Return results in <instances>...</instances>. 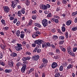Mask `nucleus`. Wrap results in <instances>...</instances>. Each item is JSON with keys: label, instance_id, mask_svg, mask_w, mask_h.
<instances>
[{"label": "nucleus", "instance_id": "c85d7f7f", "mask_svg": "<svg viewBox=\"0 0 77 77\" xmlns=\"http://www.w3.org/2000/svg\"><path fill=\"white\" fill-rule=\"evenodd\" d=\"M62 32H65V31H66V28H65V27L64 26H62Z\"/></svg>", "mask_w": 77, "mask_h": 77}, {"label": "nucleus", "instance_id": "6e6552de", "mask_svg": "<svg viewBox=\"0 0 77 77\" xmlns=\"http://www.w3.org/2000/svg\"><path fill=\"white\" fill-rule=\"evenodd\" d=\"M41 9H43V10H47V7L46 5L43 4H42L40 7Z\"/></svg>", "mask_w": 77, "mask_h": 77}, {"label": "nucleus", "instance_id": "bf43d9fd", "mask_svg": "<svg viewBox=\"0 0 77 77\" xmlns=\"http://www.w3.org/2000/svg\"><path fill=\"white\" fill-rule=\"evenodd\" d=\"M41 49H38L37 50V52L38 53H40V52H41Z\"/></svg>", "mask_w": 77, "mask_h": 77}, {"label": "nucleus", "instance_id": "cd10ccee", "mask_svg": "<svg viewBox=\"0 0 77 77\" xmlns=\"http://www.w3.org/2000/svg\"><path fill=\"white\" fill-rule=\"evenodd\" d=\"M0 47L2 49V50L5 49V46L4 45H3V44H0Z\"/></svg>", "mask_w": 77, "mask_h": 77}, {"label": "nucleus", "instance_id": "e433bc0d", "mask_svg": "<svg viewBox=\"0 0 77 77\" xmlns=\"http://www.w3.org/2000/svg\"><path fill=\"white\" fill-rule=\"evenodd\" d=\"M22 65V68L26 69V67L27 66V65H26V64H23Z\"/></svg>", "mask_w": 77, "mask_h": 77}, {"label": "nucleus", "instance_id": "c03bdc74", "mask_svg": "<svg viewBox=\"0 0 77 77\" xmlns=\"http://www.w3.org/2000/svg\"><path fill=\"white\" fill-rule=\"evenodd\" d=\"M0 64L1 65H2V66H5V63H4V62H3V61H2V62H0Z\"/></svg>", "mask_w": 77, "mask_h": 77}, {"label": "nucleus", "instance_id": "bb28decb", "mask_svg": "<svg viewBox=\"0 0 77 77\" xmlns=\"http://www.w3.org/2000/svg\"><path fill=\"white\" fill-rule=\"evenodd\" d=\"M26 69L25 68H24L23 67H22V68L21 69V72L23 73L25 72V71H26Z\"/></svg>", "mask_w": 77, "mask_h": 77}, {"label": "nucleus", "instance_id": "5fc2aeb1", "mask_svg": "<svg viewBox=\"0 0 77 77\" xmlns=\"http://www.w3.org/2000/svg\"><path fill=\"white\" fill-rule=\"evenodd\" d=\"M21 11V13L23 14H25V11L23 9H22Z\"/></svg>", "mask_w": 77, "mask_h": 77}, {"label": "nucleus", "instance_id": "72a5a7b5", "mask_svg": "<svg viewBox=\"0 0 77 77\" xmlns=\"http://www.w3.org/2000/svg\"><path fill=\"white\" fill-rule=\"evenodd\" d=\"M25 35L24 34H20V37L21 38H24V36H25Z\"/></svg>", "mask_w": 77, "mask_h": 77}, {"label": "nucleus", "instance_id": "a878e982", "mask_svg": "<svg viewBox=\"0 0 77 77\" xmlns=\"http://www.w3.org/2000/svg\"><path fill=\"white\" fill-rule=\"evenodd\" d=\"M60 73L57 72L56 73L55 75V77H60Z\"/></svg>", "mask_w": 77, "mask_h": 77}, {"label": "nucleus", "instance_id": "6e6d98bb", "mask_svg": "<svg viewBox=\"0 0 77 77\" xmlns=\"http://www.w3.org/2000/svg\"><path fill=\"white\" fill-rule=\"evenodd\" d=\"M49 54L50 56H54V54L53 52H50L49 53Z\"/></svg>", "mask_w": 77, "mask_h": 77}, {"label": "nucleus", "instance_id": "a18cd8bd", "mask_svg": "<svg viewBox=\"0 0 77 77\" xmlns=\"http://www.w3.org/2000/svg\"><path fill=\"white\" fill-rule=\"evenodd\" d=\"M1 22L2 24H5V22L4 19H2L1 20Z\"/></svg>", "mask_w": 77, "mask_h": 77}, {"label": "nucleus", "instance_id": "09e8293b", "mask_svg": "<svg viewBox=\"0 0 77 77\" xmlns=\"http://www.w3.org/2000/svg\"><path fill=\"white\" fill-rule=\"evenodd\" d=\"M54 18H57V19H60V17L54 15Z\"/></svg>", "mask_w": 77, "mask_h": 77}, {"label": "nucleus", "instance_id": "f03ea898", "mask_svg": "<svg viewBox=\"0 0 77 77\" xmlns=\"http://www.w3.org/2000/svg\"><path fill=\"white\" fill-rule=\"evenodd\" d=\"M22 45L17 43V45L15 46V48L17 51H21L23 49L22 48Z\"/></svg>", "mask_w": 77, "mask_h": 77}, {"label": "nucleus", "instance_id": "052dcab7", "mask_svg": "<svg viewBox=\"0 0 77 77\" xmlns=\"http://www.w3.org/2000/svg\"><path fill=\"white\" fill-rule=\"evenodd\" d=\"M32 20H30V21L29 22V25H31L32 24Z\"/></svg>", "mask_w": 77, "mask_h": 77}, {"label": "nucleus", "instance_id": "a19ab883", "mask_svg": "<svg viewBox=\"0 0 77 77\" xmlns=\"http://www.w3.org/2000/svg\"><path fill=\"white\" fill-rule=\"evenodd\" d=\"M68 36V32H66L65 33V37L66 38H68L69 37Z\"/></svg>", "mask_w": 77, "mask_h": 77}, {"label": "nucleus", "instance_id": "603ef678", "mask_svg": "<svg viewBox=\"0 0 77 77\" xmlns=\"http://www.w3.org/2000/svg\"><path fill=\"white\" fill-rule=\"evenodd\" d=\"M51 47H52V48H53V49H54V48H56V46L53 44L51 45Z\"/></svg>", "mask_w": 77, "mask_h": 77}, {"label": "nucleus", "instance_id": "9b49d317", "mask_svg": "<svg viewBox=\"0 0 77 77\" xmlns=\"http://www.w3.org/2000/svg\"><path fill=\"white\" fill-rule=\"evenodd\" d=\"M47 65V64H45V63H42L41 64V65L39 67V69H42L44 67H45Z\"/></svg>", "mask_w": 77, "mask_h": 77}, {"label": "nucleus", "instance_id": "f704fd0d", "mask_svg": "<svg viewBox=\"0 0 77 77\" xmlns=\"http://www.w3.org/2000/svg\"><path fill=\"white\" fill-rule=\"evenodd\" d=\"M37 17L36 15H34L32 16V18L33 20H36V18Z\"/></svg>", "mask_w": 77, "mask_h": 77}, {"label": "nucleus", "instance_id": "1a4fd4ad", "mask_svg": "<svg viewBox=\"0 0 77 77\" xmlns=\"http://www.w3.org/2000/svg\"><path fill=\"white\" fill-rule=\"evenodd\" d=\"M58 66L57 63L56 62H53L51 65V67L52 68H55Z\"/></svg>", "mask_w": 77, "mask_h": 77}, {"label": "nucleus", "instance_id": "13d9d810", "mask_svg": "<svg viewBox=\"0 0 77 77\" xmlns=\"http://www.w3.org/2000/svg\"><path fill=\"white\" fill-rule=\"evenodd\" d=\"M36 44L35 43H33L32 44V46L33 47H36Z\"/></svg>", "mask_w": 77, "mask_h": 77}, {"label": "nucleus", "instance_id": "37998d69", "mask_svg": "<svg viewBox=\"0 0 77 77\" xmlns=\"http://www.w3.org/2000/svg\"><path fill=\"white\" fill-rule=\"evenodd\" d=\"M3 54L2 53H0V59H2L3 58Z\"/></svg>", "mask_w": 77, "mask_h": 77}, {"label": "nucleus", "instance_id": "de8ad7c7", "mask_svg": "<svg viewBox=\"0 0 77 77\" xmlns=\"http://www.w3.org/2000/svg\"><path fill=\"white\" fill-rule=\"evenodd\" d=\"M60 71H63V66H61L60 67Z\"/></svg>", "mask_w": 77, "mask_h": 77}, {"label": "nucleus", "instance_id": "aec40b11", "mask_svg": "<svg viewBox=\"0 0 77 77\" xmlns=\"http://www.w3.org/2000/svg\"><path fill=\"white\" fill-rule=\"evenodd\" d=\"M25 3L28 6L30 5V2L29 0H25Z\"/></svg>", "mask_w": 77, "mask_h": 77}, {"label": "nucleus", "instance_id": "7c9ffc66", "mask_svg": "<svg viewBox=\"0 0 77 77\" xmlns=\"http://www.w3.org/2000/svg\"><path fill=\"white\" fill-rule=\"evenodd\" d=\"M37 13V11L36 10H32V14H35Z\"/></svg>", "mask_w": 77, "mask_h": 77}, {"label": "nucleus", "instance_id": "58836bf2", "mask_svg": "<svg viewBox=\"0 0 77 77\" xmlns=\"http://www.w3.org/2000/svg\"><path fill=\"white\" fill-rule=\"evenodd\" d=\"M72 30H73V31H76L77 30V27H75L72 28Z\"/></svg>", "mask_w": 77, "mask_h": 77}, {"label": "nucleus", "instance_id": "0eeeda50", "mask_svg": "<svg viewBox=\"0 0 77 77\" xmlns=\"http://www.w3.org/2000/svg\"><path fill=\"white\" fill-rule=\"evenodd\" d=\"M34 42L35 44H41L43 43V41L41 40H38L35 41Z\"/></svg>", "mask_w": 77, "mask_h": 77}, {"label": "nucleus", "instance_id": "774afa93", "mask_svg": "<svg viewBox=\"0 0 77 77\" xmlns=\"http://www.w3.org/2000/svg\"><path fill=\"white\" fill-rule=\"evenodd\" d=\"M35 77H39L38 73L36 72L35 73Z\"/></svg>", "mask_w": 77, "mask_h": 77}, {"label": "nucleus", "instance_id": "5701e85b", "mask_svg": "<svg viewBox=\"0 0 77 77\" xmlns=\"http://www.w3.org/2000/svg\"><path fill=\"white\" fill-rule=\"evenodd\" d=\"M32 37L33 38H35L36 36H38V35H37V34L36 33H35L33 34L32 35Z\"/></svg>", "mask_w": 77, "mask_h": 77}, {"label": "nucleus", "instance_id": "69168bd1", "mask_svg": "<svg viewBox=\"0 0 77 77\" xmlns=\"http://www.w3.org/2000/svg\"><path fill=\"white\" fill-rule=\"evenodd\" d=\"M9 29V27H5L4 28V29L5 30H8V29Z\"/></svg>", "mask_w": 77, "mask_h": 77}, {"label": "nucleus", "instance_id": "49530a36", "mask_svg": "<svg viewBox=\"0 0 77 77\" xmlns=\"http://www.w3.org/2000/svg\"><path fill=\"white\" fill-rule=\"evenodd\" d=\"M17 20H18V19H17V18H15V19L14 20V21H13V23H14V24L16 23H17Z\"/></svg>", "mask_w": 77, "mask_h": 77}, {"label": "nucleus", "instance_id": "9d476101", "mask_svg": "<svg viewBox=\"0 0 77 77\" xmlns=\"http://www.w3.org/2000/svg\"><path fill=\"white\" fill-rule=\"evenodd\" d=\"M67 50L68 54H71V53L72 52L71 51V48L70 47H67Z\"/></svg>", "mask_w": 77, "mask_h": 77}, {"label": "nucleus", "instance_id": "ea45409f", "mask_svg": "<svg viewBox=\"0 0 77 77\" xmlns=\"http://www.w3.org/2000/svg\"><path fill=\"white\" fill-rule=\"evenodd\" d=\"M46 8L47 9H49L50 8V5L48 4H47L46 5Z\"/></svg>", "mask_w": 77, "mask_h": 77}, {"label": "nucleus", "instance_id": "ddd939ff", "mask_svg": "<svg viewBox=\"0 0 77 77\" xmlns=\"http://www.w3.org/2000/svg\"><path fill=\"white\" fill-rule=\"evenodd\" d=\"M51 20H52L53 21L55 22V23H59V20L57 19H55L54 18H52Z\"/></svg>", "mask_w": 77, "mask_h": 77}, {"label": "nucleus", "instance_id": "a211bd4d", "mask_svg": "<svg viewBox=\"0 0 77 77\" xmlns=\"http://www.w3.org/2000/svg\"><path fill=\"white\" fill-rule=\"evenodd\" d=\"M34 26H35L38 27H41V25L40 24H39L38 23H34Z\"/></svg>", "mask_w": 77, "mask_h": 77}, {"label": "nucleus", "instance_id": "0e129e2a", "mask_svg": "<svg viewBox=\"0 0 77 77\" xmlns=\"http://www.w3.org/2000/svg\"><path fill=\"white\" fill-rule=\"evenodd\" d=\"M51 32L53 33H55L56 32V30L54 29H52L51 30Z\"/></svg>", "mask_w": 77, "mask_h": 77}, {"label": "nucleus", "instance_id": "c756f323", "mask_svg": "<svg viewBox=\"0 0 77 77\" xmlns=\"http://www.w3.org/2000/svg\"><path fill=\"white\" fill-rule=\"evenodd\" d=\"M52 14L51 13H49L47 16L48 18H51L52 17Z\"/></svg>", "mask_w": 77, "mask_h": 77}, {"label": "nucleus", "instance_id": "f8f14e48", "mask_svg": "<svg viewBox=\"0 0 77 77\" xmlns=\"http://www.w3.org/2000/svg\"><path fill=\"white\" fill-rule=\"evenodd\" d=\"M11 56L12 57H17V54L15 52H13L11 54Z\"/></svg>", "mask_w": 77, "mask_h": 77}, {"label": "nucleus", "instance_id": "4be33fe9", "mask_svg": "<svg viewBox=\"0 0 77 77\" xmlns=\"http://www.w3.org/2000/svg\"><path fill=\"white\" fill-rule=\"evenodd\" d=\"M22 15V13L21 11H20L17 12V16L18 17H21Z\"/></svg>", "mask_w": 77, "mask_h": 77}, {"label": "nucleus", "instance_id": "2f4dec72", "mask_svg": "<svg viewBox=\"0 0 77 77\" xmlns=\"http://www.w3.org/2000/svg\"><path fill=\"white\" fill-rule=\"evenodd\" d=\"M72 68V66L71 64H70L67 67V69H70V68Z\"/></svg>", "mask_w": 77, "mask_h": 77}, {"label": "nucleus", "instance_id": "7ed1b4c3", "mask_svg": "<svg viewBox=\"0 0 77 77\" xmlns=\"http://www.w3.org/2000/svg\"><path fill=\"white\" fill-rule=\"evenodd\" d=\"M42 48H47V47H51V45L50 43L48 42H45L43 43H42Z\"/></svg>", "mask_w": 77, "mask_h": 77}, {"label": "nucleus", "instance_id": "39448f33", "mask_svg": "<svg viewBox=\"0 0 77 77\" xmlns=\"http://www.w3.org/2000/svg\"><path fill=\"white\" fill-rule=\"evenodd\" d=\"M32 59L34 61H37L39 59V56L38 55H35L32 57Z\"/></svg>", "mask_w": 77, "mask_h": 77}, {"label": "nucleus", "instance_id": "3c124183", "mask_svg": "<svg viewBox=\"0 0 77 77\" xmlns=\"http://www.w3.org/2000/svg\"><path fill=\"white\" fill-rule=\"evenodd\" d=\"M54 58L55 59H57L59 58V57L57 55H54Z\"/></svg>", "mask_w": 77, "mask_h": 77}, {"label": "nucleus", "instance_id": "2eb2a0df", "mask_svg": "<svg viewBox=\"0 0 77 77\" xmlns=\"http://www.w3.org/2000/svg\"><path fill=\"white\" fill-rule=\"evenodd\" d=\"M5 73H10L12 72V69H6L5 70Z\"/></svg>", "mask_w": 77, "mask_h": 77}, {"label": "nucleus", "instance_id": "4c0bfd02", "mask_svg": "<svg viewBox=\"0 0 77 77\" xmlns=\"http://www.w3.org/2000/svg\"><path fill=\"white\" fill-rule=\"evenodd\" d=\"M62 3L63 4H64V5H65V4H66V3H67L66 0H63Z\"/></svg>", "mask_w": 77, "mask_h": 77}, {"label": "nucleus", "instance_id": "f257e3e1", "mask_svg": "<svg viewBox=\"0 0 77 77\" xmlns=\"http://www.w3.org/2000/svg\"><path fill=\"white\" fill-rule=\"evenodd\" d=\"M30 59H31V57H23L22 59V61H24L23 62V64H25V65H27V62L26 61V60H30Z\"/></svg>", "mask_w": 77, "mask_h": 77}, {"label": "nucleus", "instance_id": "393cba45", "mask_svg": "<svg viewBox=\"0 0 77 77\" xmlns=\"http://www.w3.org/2000/svg\"><path fill=\"white\" fill-rule=\"evenodd\" d=\"M20 31L19 30H17L16 32V35L17 37L20 36Z\"/></svg>", "mask_w": 77, "mask_h": 77}, {"label": "nucleus", "instance_id": "338daca9", "mask_svg": "<svg viewBox=\"0 0 77 77\" xmlns=\"http://www.w3.org/2000/svg\"><path fill=\"white\" fill-rule=\"evenodd\" d=\"M20 21H18L16 23V25L18 26L20 25Z\"/></svg>", "mask_w": 77, "mask_h": 77}, {"label": "nucleus", "instance_id": "c9c22d12", "mask_svg": "<svg viewBox=\"0 0 77 77\" xmlns=\"http://www.w3.org/2000/svg\"><path fill=\"white\" fill-rule=\"evenodd\" d=\"M64 36H60L59 37V39H61V40L64 39Z\"/></svg>", "mask_w": 77, "mask_h": 77}, {"label": "nucleus", "instance_id": "8fccbe9b", "mask_svg": "<svg viewBox=\"0 0 77 77\" xmlns=\"http://www.w3.org/2000/svg\"><path fill=\"white\" fill-rule=\"evenodd\" d=\"M26 54L27 55H31V53L27 51L26 53Z\"/></svg>", "mask_w": 77, "mask_h": 77}, {"label": "nucleus", "instance_id": "473e14b6", "mask_svg": "<svg viewBox=\"0 0 77 77\" xmlns=\"http://www.w3.org/2000/svg\"><path fill=\"white\" fill-rule=\"evenodd\" d=\"M63 43H64V41L61 40L59 44V45H62V44H63Z\"/></svg>", "mask_w": 77, "mask_h": 77}, {"label": "nucleus", "instance_id": "864d4df0", "mask_svg": "<svg viewBox=\"0 0 77 77\" xmlns=\"http://www.w3.org/2000/svg\"><path fill=\"white\" fill-rule=\"evenodd\" d=\"M27 44V43L26 42H25V41H23V42H22V45H26V44Z\"/></svg>", "mask_w": 77, "mask_h": 77}, {"label": "nucleus", "instance_id": "79ce46f5", "mask_svg": "<svg viewBox=\"0 0 77 77\" xmlns=\"http://www.w3.org/2000/svg\"><path fill=\"white\" fill-rule=\"evenodd\" d=\"M56 51L57 53H60V51L58 48H57L56 49Z\"/></svg>", "mask_w": 77, "mask_h": 77}, {"label": "nucleus", "instance_id": "680f3d73", "mask_svg": "<svg viewBox=\"0 0 77 77\" xmlns=\"http://www.w3.org/2000/svg\"><path fill=\"white\" fill-rule=\"evenodd\" d=\"M70 55H72V56H73L74 57L75 56V54L74 53H72V52H71V54H70Z\"/></svg>", "mask_w": 77, "mask_h": 77}, {"label": "nucleus", "instance_id": "e2e57ef3", "mask_svg": "<svg viewBox=\"0 0 77 77\" xmlns=\"http://www.w3.org/2000/svg\"><path fill=\"white\" fill-rule=\"evenodd\" d=\"M73 52H75L77 50V48H73Z\"/></svg>", "mask_w": 77, "mask_h": 77}, {"label": "nucleus", "instance_id": "4468645a", "mask_svg": "<svg viewBox=\"0 0 77 77\" xmlns=\"http://www.w3.org/2000/svg\"><path fill=\"white\" fill-rule=\"evenodd\" d=\"M8 64L11 67H12V66H13L14 65V63L12 61H9L8 62Z\"/></svg>", "mask_w": 77, "mask_h": 77}, {"label": "nucleus", "instance_id": "20e7f679", "mask_svg": "<svg viewBox=\"0 0 77 77\" xmlns=\"http://www.w3.org/2000/svg\"><path fill=\"white\" fill-rule=\"evenodd\" d=\"M42 23L44 27H47V26L48 25V21H47V19H45L43 20L42 21Z\"/></svg>", "mask_w": 77, "mask_h": 77}, {"label": "nucleus", "instance_id": "f3484780", "mask_svg": "<svg viewBox=\"0 0 77 77\" xmlns=\"http://www.w3.org/2000/svg\"><path fill=\"white\" fill-rule=\"evenodd\" d=\"M58 38V36L57 35H54L53 36V39L54 40V41H56L57 40Z\"/></svg>", "mask_w": 77, "mask_h": 77}, {"label": "nucleus", "instance_id": "423d86ee", "mask_svg": "<svg viewBox=\"0 0 77 77\" xmlns=\"http://www.w3.org/2000/svg\"><path fill=\"white\" fill-rule=\"evenodd\" d=\"M4 11L6 13H8L10 12V9L9 7L7 6H5L3 7Z\"/></svg>", "mask_w": 77, "mask_h": 77}, {"label": "nucleus", "instance_id": "4d7b16f0", "mask_svg": "<svg viewBox=\"0 0 77 77\" xmlns=\"http://www.w3.org/2000/svg\"><path fill=\"white\" fill-rule=\"evenodd\" d=\"M14 18H14V17L11 16L10 17V20H14Z\"/></svg>", "mask_w": 77, "mask_h": 77}, {"label": "nucleus", "instance_id": "b1692460", "mask_svg": "<svg viewBox=\"0 0 77 77\" xmlns=\"http://www.w3.org/2000/svg\"><path fill=\"white\" fill-rule=\"evenodd\" d=\"M11 7H12L13 8H14L17 6V3L15 2L14 4L11 5Z\"/></svg>", "mask_w": 77, "mask_h": 77}, {"label": "nucleus", "instance_id": "412c9836", "mask_svg": "<svg viewBox=\"0 0 77 77\" xmlns=\"http://www.w3.org/2000/svg\"><path fill=\"white\" fill-rule=\"evenodd\" d=\"M20 65H22V63L19 62L17 63L16 66L17 68H19V67H20Z\"/></svg>", "mask_w": 77, "mask_h": 77}, {"label": "nucleus", "instance_id": "dca6fc26", "mask_svg": "<svg viewBox=\"0 0 77 77\" xmlns=\"http://www.w3.org/2000/svg\"><path fill=\"white\" fill-rule=\"evenodd\" d=\"M72 22L71 20H68L66 21V24L67 26H69L71 24Z\"/></svg>", "mask_w": 77, "mask_h": 77}, {"label": "nucleus", "instance_id": "6ab92c4d", "mask_svg": "<svg viewBox=\"0 0 77 77\" xmlns=\"http://www.w3.org/2000/svg\"><path fill=\"white\" fill-rule=\"evenodd\" d=\"M42 61L44 63H48V60L45 58L43 59Z\"/></svg>", "mask_w": 77, "mask_h": 77}]
</instances>
